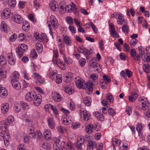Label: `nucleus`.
Segmentation results:
<instances>
[{"mask_svg":"<svg viewBox=\"0 0 150 150\" xmlns=\"http://www.w3.org/2000/svg\"><path fill=\"white\" fill-rule=\"evenodd\" d=\"M84 81L82 79H80L76 81L75 82L77 87L80 88L86 89V93L89 95L92 93L93 91V83H86L83 86Z\"/></svg>","mask_w":150,"mask_h":150,"instance_id":"obj_1","label":"nucleus"},{"mask_svg":"<svg viewBox=\"0 0 150 150\" xmlns=\"http://www.w3.org/2000/svg\"><path fill=\"white\" fill-rule=\"evenodd\" d=\"M28 49L27 46L25 44L19 45L18 47L16 49V53L18 54L19 58H20L23 55V52Z\"/></svg>","mask_w":150,"mask_h":150,"instance_id":"obj_2","label":"nucleus"},{"mask_svg":"<svg viewBox=\"0 0 150 150\" xmlns=\"http://www.w3.org/2000/svg\"><path fill=\"white\" fill-rule=\"evenodd\" d=\"M72 5L68 4L65 7V11L67 12H70L71 11H73L75 14H76L77 13V9L76 5L74 3H72Z\"/></svg>","mask_w":150,"mask_h":150,"instance_id":"obj_3","label":"nucleus"},{"mask_svg":"<svg viewBox=\"0 0 150 150\" xmlns=\"http://www.w3.org/2000/svg\"><path fill=\"white\" fill-rule=\"evenodd\" d=\"M36 95L34 92H30L26 93L25 98V100L28 101H31L33 100Z\"/></svg>","mask_w":150,"mask_h":150,"instance_id":"obj_4","label":"nucleus"},{"mask_svg":"<svg viewBox=\"0 0 150 150\" xmlns=\"http://www.w3.org/2000/svg\"><path fill=\"white\" fill-rule=\"evenodd\" d=\"M11 14L10 10L9 8H6L4 9L1 14V18L4 19L8 18Z\"/></svg>","mask_w":150,"mask_h":150,"instance_id":"obj_5","label":"nucleus"},{"mask_svg":"<svg viewBox=\"0 0 150 150\" xmlns=\"http://www.w3.org/2000/svg\"><path fill=\"white\" fill-rule=\"evenodd\" d=\"M34 98L33 103L34 104L37 106L39 105L41 103L42 101V97L40 94L36 95Z\"/></svg>","mask_w":150,"mask_h":150,"instance_id":"obj_6","label":"nucleus"},{"mask_svg":"<svg viewBox=\"0 0 150 150\" xmlns=\"http://www.w3.org/2000/svg\"><path fill=\"white\" fill-rule=\"evenodd\" d=\"M12 19L15 22L20 24L23 22V18L21 17L19 15H15L12 16Z\"/></svg>","mask_w":150,"mask_h":150,"instance_id":"obj_7","label":"nucleus"},{"mask_svg":"<svg viewBox=\"0 0 150 150\" xmlns=\"http://www.w3.org/2000/svg\"><path fill=\"white\" fill-rule=\"evenodd\" d=\"M58 6L57 2L54 0L52 1L50 4V6L51 9L53 11H57L58 10L59 8H58Z\"/></svg>","mask_w":150,"mask_h":150,"instance_id":"obj_8","label":"nucleus"},{"mask_svg":"<svg viewBox=\"0 0 150 150\" xmlns=\"http://www.w3.org/2000/svg\"><path fill=\"white\" fill-rule=\"evenodd\" d=\"M97 127V125H96V127L93 126L92 124H88L86 127L85 129V131L88 134H91L93 132V128H96Z\"/></svg>","mask_w":150,"mask_h":150,"instance_id":"obj_9","label":"nucleus"},{"mask_svg":"<svg viewBox=\"0 0 150 150\" xmlns=\"http://www.w3.org/2000/svg\"><path fill=\"white\" fill-rule=\"evenodd\" d=\"M9 108L8 104L7 103L3 104L1 107V110L2 112L5 114L8 111Z\"/></svg>","mask_w":150,"mask_h":150,"instance_id":"obj_10","label":"nucleus"},{"mask_svg":"<svg viewBox=\"0 0 150 150\" xmlns=\"http://www.w3.org/2000/svg\"><path fill=\"white\" fill-rule=\"evenodd\" d=\"M45 139L46 140H50L52 137L50 129H47L45 131L44 133Z\"/></svg>","mask_w":150,"mask_h":150,"instance_id":"obj_11","label":"nucleus"},{"mask_svg":"<svg viewBox=\"0 0 150 150\" xmlns=\"http://www.w3.org/2000/svg\"><path fill=\"white\" fill-rule=\"evenodd\" d=\"M47 121L49 128L51 129H54L55 127V124L53 118L51 117H49L48 118Z\"/></svg>","mask_w":150,"mask_h":150,"instance_id":"obj_12","label":"nucleus"},{"mask_svg":"<svg viewBox=\"0 0 150 150\" xmlns=\"http://www.w3.org/2000/svg\"><path fill=\"white\" fill-rule=\"evenodd\" d=\"M36 50L38 53H41L42 51V45L40 42H37L35 45Z\"/></svg>","mask_w":150,"mask_h":150,"instance_id":"obj_13","label":"nucleus"},{"mask_svg":"<svg viewBox=\"0 0 150 150\" xmlns=\"http://www.w3.org/2000/svg\"><path fill=\"white\" fill-rule=\"evenodd\" d=\"M7 91L4 87L0 88V96L2 98L5 97L7 95Z\"/></svg>","mask_w":150,"mask_h":150,"instance_id":"obj_14","label":"nucleus"},{"mask_svg":"<svg viewBox=\"0 0 150 150\" xmlns=\"http://www.w3.org/2000/svg\"><path fill=\"white\" fill-rule=\"evenodd\" d=\"M137 97L138 95L137 93L132 92L131 96L129 97V99L130 101L132 102L135 101L137 99Z\"/></svg>","mask_w":150,"mask_h":150,"instance_id":"obj_15","label":"nucleus"},{"mask_svg":"<svg viewBox=\"0 0 150 150\" xmlns=\"http://www.w3.org/2000/svg\"><path fill=\"white\" fill-rule=\"evenodd\" d=\"M30 25L28 22L25 21H23L22 27V29L25 31H27L29 29Z\"/></svg>","mask_w":150,"mask_h":150,"instance_id":"obj_16","label":"nucleus"},{"mask_svg":"<svg viewBox=\"0 0 150 150\" xmlns=\"http://www.w3.org/2000/svg\"><path fill=\"white\" fill-rule=\"evenodd\" d=\"M96 143L95 142H93L90 140L88 142V144L87 146V150H93V146L96 145Z\"/></svg>","mask_w":150,"mask_h":150,"instance_id":"obj_17","label":"nucleus"},{"mask_svg":"<svg viewBox=\"0 0 150 150\" xmlns=\"http://www.w3.org/2000/svg\"><path fill=\"white\" fill-rule=\"evenodd\" d=\"M95 115L97 117L98 120L103 121L104 120V117L98 112H94Z\"/></svg>","mask_w":150,"mask_h":150,"instance_id":"obj_18","label":"nucleus"},{"mask_svg":"<svg viewBox=\"0 0 150 150\" xmlns=\"http://www.w3.org/2000/svg\"><path fill=\"white\" fill-rule=\"evenodd\" d=\"M64 91L67 93L69 95L73 94L74 91L73 89L67 87H64Z\"/></svg>","mask_w":150,"mask_h":150,"instance_id":"obj_19","label":"nucleus"},{"mask_svg":"<svg viewBox=\"0 0 150 150\" xmlns=\"http://www.w3.org/2000/svg\"><path fill=\"white\" fill-rule=\"evenodd\" d=\"M142 68L144 71L146 73L150 72V65L149 64H144L143 65Z\"/></svg>","mask_w":150,"mask_h":150,"instance_id":"obj_20","label":"nucleus"},{"mask_svg":"<svg viewBox=\"0 0 150 150\" xmlns=\"http://www.w3.org/2000/svg\"><path fill=\"white\" fill-rule=\"evenodd\" d=\"M70 38L68 36H66L64 37L63 42L65 43L67 45H70L71 43V41L70 40Z\"/></svg>","mask_w":150,"mask_h":150,"instance_id":"obj_21","label":"nucleus"},{"mask_svg":"<svg viewBox=\"0 0 150 150\" xmlns=\"http://www.w3.org/2000/svg\"><path fill=\"white\" fill-rule=\"evenodd\" d=\"M127 24V22H125L122 28V31L125 33H127L129 31V27Z\"/></svg>","mask_w":150,"mask_h":150,"instance_id":"obj_22","label":"nucleus"},{"mask_svg":"<svg viewBox=\"0 0 150 150\" xmlns=\"http://www.w3.org/2000/svg\"><path fill=\"white\" fill-rule=\"evenodd\" d=\"M48 106V108H50L53 110V112L54 114L56 115L58 114V112L55 106H54L51 104H48L47 105Z\"/></svg>","mask_w":150,"mask_h":150,"instance_id":"obj_23","label":"nucleus"},{"mask_svg":"<svg viewBox=\"0 0 150 150\" xmlns=\"http://www.w3.org/2000/svg\"><path fill=\"white\" fill-rule=\"evenodd\" d=\"M73 76V74L71 73H68V75H65L66 79H65V81L66 82H69L72 79Z\"/></svg>","mask_w":150,"mask_h":150,"instance_id":"obj_24","label":"nucleus"},{"mask_svg":"<svg viewBox=\"0 0 150 150\" xmlns=\"http://www.w3.org/2000/svg\"><path fill=\"white\" fill-rule=\"evenodd\" d=\"M106 98L110 103H112L114 100V98L112 95L110 93H107L106 95Z\"/></svg>","mask_w":150,"mask_h":150,"instance_id":"obj_25","label":"nucleus"},{"mask_svg":"<svg viewBox=\"0 0 150 150\" xmlns=\"http://www.w3.org/2000/svg\"><path fill=\"white\" fill-rule=\"evenodd\" d=\"M41 146L43 149L47 150L50 149L51 148L50 144L49 143H43L42 144Z\"/></svg>","mask_w":150,"mask_h":150,"instance_id":"obj_26","label":"nucleus"},{"mask_svg":"<svg viewBox=\"0 0 150 150\" xmlns=\"http://www.w3.org/2000/svg\"><path fill=\"white\" fill-rule=\"evenodd\" d=\"M16 0H8V4L11 6V7H14L16 4Z\"/></svg>","mask_w":150,"mask_h":150,"instance_id":"obj_27","label":"nucleus"},{"mask_svg":"<svg viewBox=\"0 0 150 150\" xmlns=\"http://www.w3.org/2000/svg\"><path fill=\"white\" fill-rule=\"evenodd\" d=\"M53 147L55 150H59L61 148V146L59 142H56L53 144Z\"/></svg>","mask_w":150,"mask_h":150,"instance_id":"obj_28","label":"nucleus"},{"mask_svg":"<svg viewBox=\"0 0 150 150\" xmlns=\"http://www.w3.org/2000/svg\"><path fill=\"white\" fill-rule=\"evenodd\" d=\"M66 20L68 24L69 25H72L73 24V19L70 16H67L66 18Z\"/></svg>","mask_w":150,"mask_h":150,"instance_id":"obj_29","label":"nucleus"},{"mask_svg":"<svg viewBox=\"0 0 150 150\" xmlns=\"http://www.w3.org/2000/svg\"><path fill=\"white\" fill-rule=\"evenodd\" d=\"M19 76V74L18 73V72L13 73L11 76V79H18Z\"/></svg>","mask_w":150,"mask_h":150,"instance_id":"obj_30","label":"nucleus"},{"mask_svg":"<svg viewBox=\"0 0 150 150\" xmlns=\"http://www.w3.org/2000/svg\"><path fill=\"white\" fill-rule=\"evenodd\" d=\"M120 140L117 139H115V141L113 140L112 144L113 145H115L116 146H118L120 144Z\"/></svg>","mask_w":150,"mask_h":150,"instance_id":"obj_31","label":"nucleus"},{"mask_svg":"<svg viewBox=\"0 0 150 150\" xmlns=\"http://www.w3.org/2000/svg\"><path fill=\"white\" fill-rule=\"evenodd\" d=\"M84 103L87 106L91 105V102L87 97H85L83 98Z\"/></svg>","mask_w":150,"mask_h":150,"instance_id":"obj_32","label":"nucleus"},{"mask_svg":"<svg viewBox=\"0 0 150 150\" xmlns=\"http://www.w3.org/2000/svg\"><path fill=\"white\" fill-rule=\"evenodd\" d=\"M86 60L84 58H81L79 61V63L80 65L82 66H84L86 63Z\"/></svg>","mask_w":150,"mask_h":150,"instance_id":"obj_33","label":"nucleus"},{"mask_svg":"<svg viewBox=\"0 0 150 150\" xmlns=\"http://www.w3.org/2000/svg\"><path fill=\"white\" fill-rule=\"evenodd\" d=\"M136 41H137V40L135 38H134V39H132L130 40L129 44L131 46V47H133L136 44L137 42H136Z\"/></svg>","mask_w":150,"mask_h":150,"instance_id":"obj_34","label":"nucleus"},{"mask_svg":"<svg viewBox=\"0 0 150 150\" xmlns=\"http://www.w3.org/2000/svg\"><path fill=\"white\" fill-rule=\"evenodd\" d=\"M21 107H22L23 110L26 109H28L29 108L28 104L27 103L23 102H21Z\"/></svg>","mask_w":150,"mask_h":150,"instance_id":"obj_35","label":"nucleus"},{"mask_svg":"<svg viewBox=\"0 0 150 150\" xmlns=\"http://www.w3.org/2000/svg\"><path fill=\"white\" fill-rule=\"evenodd\" d=\"M110 34L113 37L119 38L120 37L119 35L115 30H112V32H111Z\"/></svg>","mask_w":150,"mask_h":150,"instance_id":"obj_36","label":"nucleus"},{"mask_svg":"<svg viewBox=\"0 0 150 150\" xmlns=\"http://www.w3.org/2000/svg\"><path fill=\"white\" fill-rule=\"evenodd\" d=\"M138 49H139V54L141 55L142 56L145 54L144 50L143 49L142 46H141L139 47H138Z\"/></svg>","mask_w":150,"mask_h":150,"instance_id":"obj_37","label":"nucleus"},{"mask_svg":"<svg viewBox=\"0 0 150 150\" xmlns=\"http://www.w3.org/2000/svg\"><path fill=\"white\" fill-rule=\"evenodd\" d=\"M117 22L119 25H123L124 23H125V22H127V21H125L124 18H120L117 19Z\"/></svg>","mask_w":150,"mask_h":150,"instance_id":"obj_38","label":"nucleus"},{"mask_svg":"<svg viewBox=\"0 0 150 150\" xmlns=\"http://www.w3.org/2000/svg\"><path fill=\"white\" fill-rule=\"evenodd\" d=\"M103 81L106 82L107 83H109L111 81L110 79L105 75H103Z\"/></svg>","mask_w":150,"mask_h":150,"instance_id":"obj_39","label":"nucleus"},{"mask_svg":"<svg viewBox=\"0 0 150 150\" xmlns=\"http://www.w3.org/2000/svg\"><path fill=\"white\" fill-rule=\"evenodd\" d=\"M30 56L33 59H36L37 57L38 54L36 53V51L35 50L32 51Z\"/></svg>","mask_w":150,"mask_h":150,"instance_id":"obj_40","label":"nucleus"},{"mask_svg":"<svg viewBox=\"0 0 150 150\" xmlns=\"http://www.w3.org/2000/svg\"><path fill=\"white\" fill-rule=\"evenodd\" d=\"M108 112L109 115L112 116L115 114L114 110L112 108H109L108 110Z\"/></svg>","mask_w":150,"mask_h":150,"instance_id":"obj_41","label":"nucleus"},{"mask_svg":"<svg viewBox=\"0 0 150 150\" xmlns=\"http://www.w3.org/2000/svg\"><path fill=\"white\" fill-rule=\"evenodd\" d=\"M17 37L16 34L14 33L9 38V40L10 42H13L15 41Z\"/></svg>","mask_w":150,"mask_h":150,"instance_id":"obj_42","label":"nucleus"},{"mask_svg":"<svg viewBox=\"0 0 150 150\" xmlns=\"http://www.w3.org/2000/svg\"><path fill=\"white\" fill-rule=\"evenodd\" d=\"M25 37V34L23 33L20 34L18 37V38H19V40L20 41H22L23 40Z\"/></svg>","mask_w":150,"mask_h":150,"instance_id":"obj_43","label":"nucleus"},{"mask_svg":"<svg viewBox=\"0 0 150 150\" xmlns=\"http://www.w3.org/2000/svg\"><path fill=\"white\" fill-rule=\"evenodd\" d=\"M56 82L58 83H61L62 81V78H61L60 75H58L56 76Z\"/></svg>","mask_w":150,"mask_h":150,"instance_id":"obj_44","label":"nucleus"},{"mask_svg":"<svg viewBox=\"0 0 150 150\" xmlns=\"http://www.w3.org/2000/svg\"><path fill=\"white\" fill-rule=\"evenodd\" d=\"M142 128V125L140 123H138L137 125L136 129L139 133L141 131Z\"/></svg>","mask_w":150,"mask_h":150,"instance_id":"obj_45","label":"nucleus"},{"mask_svg":"<svg viewBox=\"0 0 150 150\" xmlns=\"http://www.w3.org/2000/svg\"><path fill=\"white\" fill-rule=\"evenodd\" d=\"M130 54L131 56L133 58L135 56H136V51L134 49H132L131 50Z\"/></svg>","mask_w":150,"mask_h":150,"instance_id":"obj_46","label":"nucleus"},{"mask_svg":"<svg viewBox=\"0 0 150 150\" xmlns=\"http://www.w3.org/2000/svg\"><path fill=\"white\" fill-rule=\"evenodd\" d=\"M125 71L126 74L128 78H130L132 76V73L131 71L127 69L125 70Z\"/></svg>","mask_w":150,"mask_h":150,"instance_id":"obj_47","label":"nucleus"},{"mask_svg":"<svg viewBox=\"0 0 150 150\" xmlns=\"http://www.w3.org/2000/svg\"><path fill=\"white\" fill-rule=\"evenodd\" d=\"M83 144V143L82 142H80V141L78 140L75 146L77 148H80L82 146Z\"/></svg>","mask_w":150,"mask_h":150,"instance_id":"obj_48","label":"nucleus"},{"mask_svg":"<svg viewBox=\"0 0 150 150\" xmlns=\"http://www.w3.org/2000/svg\"><path fill=\"white\" fill-rule=\"evenodd\" d=\"M80 125L79 123H73L72 124V127L73 129H76L79 127Z\"/></svg>","mask_w":150,"mask_h":150,"instance_id":"obj_49","label":"nucleus"},{"mask_svg":"<svg viewBox=\"0 0 150 150\" xmlns=\"http://www.w3.org/2000/svg\"><path fill=\"white\" fill-rule=\"evenodd\" d=\"M10 136L8 134H5L4 135V141L5 143V141H6L7 142H8V139L10 138Z\"/></svg>","mask_w":150,"mask_h":150,"instance_id":"obj_50","label":"nucleus"},{"mask_svg":"<svg viewBox=\"0 0 150 150\" xmlns=\"http://www.w3.org/2000/svg\"><path fill=\"white\" fill-rule=\"evenodd\" d=\"M99 48L100 50L101 51L103 50L104 49L103 47L104 46V43L103 40H101L100 41L99 43Z\"/></svg>","mask_w":150,"mask_h":150,"instance_id":"obj_51","label":"nucleus"},{"mask_svg":"<svg viewBox=\"0 0 150 150\" xmlns=\"http://www.w3.org/2000/svg\"><path fill=\"white\" fill-rule=\"evenodd\" d=\"M142 57L139 54H137L136 56L134 57L133 59L134 60L140 61L141 58H142Z\"/></svg>","mask_w":150,"mask_h":150,"instance_id":"obj_52","label":"nucleus"},{"mask_svg":"<svg viewBox=\"0 0 150 150\" xmlns=\"http://www.w3.org/2000/svg\"><path fill=\"white\" fill-rule=\"evenodd\" d=\"M57 129L58 131L60 133L63 132L65 130L64 128L60 125L58 126L57 127Z\"/></svg>","mask_w":150,"mask_h":150,"instance_id":"obj_53","label":"nucleus"},{"mask_svg":"<svg viewBox=\"0 0 150 150\" xmlns=\"http://www.w3.org/2000/svg\"><path fill=\"white\" fill-rule=\"evenodd\" d=\"M17 150H28L26 148H24V145L20 144L18 147Z\"/></svg>","mask_w":150,"mask_h":150,"instance_id":"obj_54","label":"nucleus"},{"mask_svg":"<svg viewBox=\"0 0 150 150\" xmlns=\"http://www.w3.org/2000/svg\"><path fill=\"white\" fill-rule=\"evenodd\" d=\"M98 76L96 74H91L90 76V78L93 80L97 79Z\"/></svg>","mask_w":150,"mask_h":150,"instance_id":"obj_55","label":"nucleus"},{"mask_svg":"<svg viewBox=\"0 0 150 150\" xmlns=\"http://www.w3.org/2000/svg\"><path fill=\"white\" fill-rule=\"evenodd\" d=\"M92 50L91 48H90L89 50H87L86 53H85L84 55L86 57V59H87L88 57H87V56H88L91 54L92 53V52H90L91 51H92Z\"/></svg>","mask_w":150,"mask_h":150,"instance_id":"obj_56","label":"nucleus"},{"mask_svg":"<svg viewBox=\"0 0 150 150\" xmlns=\"http://www.w3.org/2000/svg\"><path fill=\"white\" fill-rule=\"evenodd\" d=\"M35 132H34V131H33V132H31L29 133V136L31 138H35Z\"/></svg>","mask_w":150,"mask_h":150,"instance_id":"obj_57","label":"nucleus"},{"mask_svg":"<svg viewBox=\"0 0 150 150\" xmlns=\"http://www.w3.org/2000/svg\"><path fill=\"white\" fill-rule=\"evenodd\" d=\"M120 59L123 60L125 61L126 60V56L124 55V54L123 53H121L120 54Z\"/></svg>","mask_w":150,"mask_h":150,"instance_id":"obj_58","label":"nucleus"},{"mask_svg":"<svg viewBox=\"0 0 150 150\" xmlns=\"http://www.w3.org/2000/svg\"><path fill=\"white\" fill-rule=\"evenodd\" d=\"M69 28L70 31L72 33H76V29L73 26H69Z\"/></svg>","mask_w":150,"mask_h":150,"instance_id":"obj_59","label":"nucleus"},{"mask_svg":"<svg viewBox=\"0 0 150 150\" xmlns=\"http://www.w3.org/2000/svg\"><path fill=\"white\" fill-rule=\"evenodd\" d=\"M145 104H143L142 105V109L144 110H145L148 107L147 102H145Z\"/></svg>","mask_w":150,"mask_h":150,"instance_id":"obj_60","label":"nucleus"},{"mask_svg":"<svg viewBox=\"0 0 150 150\" xmlns=\"http://www.w3.org/2000/svg\"><path fill=\"white\" fill-rule=\"evenodd\" d=\"M14 109L15 111L16 112H18L21 110V108L19 106H15L14 107Z\"/></svg>","mask_w":150,"mask_h":150,"instance_id":"obj_61","label":"nucleus"},{"mask_svg":"<svg viewBox=\"0 0 150 150\" xmlns=\"http://www.w3.org/2000/svg\"><path fill=\"white\" fill-rule=\"evenodd\" d=\"M13 86L16 90H19L21 88V85L18 82V83L16 84V85H15Z\"/></svg>","mask_w":150,"mask_h":150,"instance_id":"obj_62","label":"nucleus"},{"mask_svg":"<svg viewBox=\"0 0 150 150\" xmlns=\"http://www.w3.org/2000/svg\"><path fill=\"white\" fill-rule=\"evenodd\" d=\"M101 134L100 133L96 134L95 136V138L96 140H99L100 139Z\"/></svg>","mask_w":150,"mask_h":150,"instance_id":"obj_63","label":"nucleus"},{"mask_svg":"<svg viewBox=\"0 0 150 150\" xmlns=\"http://www.w3.org/2000/svg\"><path fill=\"white\" fill-rule=\"evenodd\" d=\"M28 58L26 56L23 57L21 59V61L25 63H26L28 61Z\"/></svg>","mask_w":150,"mask_h":150,"instance_id":"obj_64","label":"nucleus"}]
</instances>
